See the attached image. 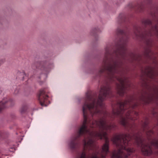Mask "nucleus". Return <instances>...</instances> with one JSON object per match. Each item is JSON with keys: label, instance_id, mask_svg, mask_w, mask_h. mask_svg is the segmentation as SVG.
Masks as SVG:
<instances>
[{"label": "nucleus", "instance_id": "4be33fe9", "mask_svg": "<svg viewBox=\"0 0 158 158\" xmlns=\"http://www.w3.org/2000/svg\"><path fill=\"white\" fill-rule=\"evenodd\" d=\"M41 105L42 106H43V103H41Z\"/></svg>", "mask_w": 158, "mask_h": 158}, {"label": "nucleus", "instance_id": "f3484780", "mask_svg": "<svg viewBox=\"0 0 158 158\" xmlns=\"http://www.w3.org/2000/svg\"><path fill=\"white\" fill-rule=\"evenodd\" d=\"M134 34L136 37L137 38L139 36L140 33L139 30L137 29H136L134 31Z\"/></svg>", "mask_w": 158, "mask_h": 158}, {"label": "nucleus", "instance_id": "7ed1b4c3", "mask_svg": "<svg viewBox=\"0 0 158 158\" xmlns=\"http://www.w3.org/2000/svg\"><path fill=\"white\" fill-rule=\"evenodd\" d=\"M131 139L129 135L121 134L114 136L112 140L118 151L113 152L112 158H127L133 152V150L128 147L129 141Z\"/></svg>", "mask_w": 158, "mask_h": 158}, {"label": "nucleus", "instance_id": "9b49d317", "mask_svg": "<svg viewBox=\"0 0 158 158\" xmlns=\"http://www.w3.org/2000/svg\"><path fill=\"white\" fill-rule=\"evenodd\" d=\"M138 54H135L131 52L129 54V56L132 59L134 60H136L138 57L140 56Z\"/></svg>", "mask_w": 158, "mask_h": 158}, {"label": "nucleus", "instance_id": "5701e85b", "mask_svg": "<svg viewBox=\"0 0 158 158\" xmlns=\"http://www.w3.org/2000/svg\"><path fill=\"white\" fill-rule=\"evenodd\" d=\"M46 97H48V95H46Z\"/></svg>", "mask_w": 158, "mask_h": 158}, {"label": "nucleus", "instance_id": "2eb2a0df", "mask_svg": "<svg viewBox=\"0 0 158 158\" xmlns=\"http://www.w3.org/2000/svg\"><path fill=\"white\" fill-rule=\"evenodd\" d=\"M27 109V105L23 106L20 109V112L21 113L24 112Z\"/></svg>", "mask_w": 158, "mask_h": 158}, {"label": "nucleus", "instance_id": "39448f33", "mask_svg": "<svg viewBox=\"0 0 158 158\" xmlns=\"http://www.w3.org/2000/svg\"><path fill=\"white\" fill-rule=\"evenodd\" d=\"M135 141L137 144L141 146V151L143 155L149 156L152 153V151L149 143L144 142L140 135H136L134 137Z\"/></svg>", "mask_w": 158, "mask_h": 158}, {"label": "nucleus", "instance_id": "0eeeda50", "mask_svg": "<svg viewBox=\"0 0 158 158\" xmlns=\"http://www.w3.org/2000/svg\"><path fill=\"white\" fill-rule=\"evenodd\" d=\"M155 32L158 36V27L157 25H155L154 27H152L150 29L146 30L142 34L143 37L145 36H150L152 34V33Z\"/></svg>", "mask_w": 158, "mask_h": 158}, {"label": "nucleus", "instance_id": "9d476101", "mask_svg": "<svg viewBox=\"0 0 158 158\" xmlns=\"http://www.w3.org/2000/svg\"><path fill=\"white\" fill-rule=\"evenodd\" d=\"M7 102H10L7 100H3L0 102V112L4 109L5 107V104Z\"/></svg>", "mask_w": 158, "mask_h": 158}, {"label": "nucleus", "instance_id": "f257e3e1", "mask_svg": "<svg viewBox=\"0 0 158 158\" xmlns=\"http://www.w3.org/2000/svg\"><path fill=\"white\" fill-rule=\"evenodd\" d=\"M110 93V87L108 85H105L101 87L98 99H96L94 95L87 96V101L83 106V123L75 139L84 133H88L89 136L84 140V151L78 158H105L109 152V141L106 136V133L103 131L102 130H110L115 128L116 125L114 124H107L103 118L98 121L95 120L91 125L89 124L91 127H98L101 129L99 131L95 132L90 131L87 126L86 110H88L92 116L101 113L98 105L102 106V102L108 97Z\"/></svg>", "mask_w": 158, "mask_h": 158}, {"label": "nucleus", "instance_id": "f03ea898", "mask_svg": "<svg viewBox=\"0 0 158 158\" xmlns=\"http://www.w3.org/2000/svg\"><path fill=\"white\" fill-rule=\"evenodd\" d=\"M141 79L143 80L144 85L146 90H143L139 95L138 98H135L133 96H130L124 102H120L116 107L113 109V114L115 115L121 116L120 122L123 126H125L127 122V119L134 120L138 113L132 111V109H134L137 105L136 102L142 101L146 103H148L151 101L154 97L158 99V87L152 86L148 84V81L146 79H144V76L153 79L157 76V74L155 72L152 68L148 67L144 72L142 73Z\"/></svg>", "mask_w": 158, "mask_h": 158}, {"label": "nucleus", "instance_id": "4468645a", "mask_svg": "<svg viewBox=\"0 0 158 158\" xmlns=\"http://www.w3.org/2000/svg\"><path fill=\"white\" fill-rule=\"evenodd\" d=\"M142 23L145 25H149L152 23V22L149 19H144L143 20Z\"/></svg>", "mask_w": 158, "mask_h": 158}, {"label": "nucleus", "instance_id": "6ab92c4d", "mask_svg": "<svg viewBox=\"0 0 158 158\" xmlns=\"http://www.w3.org/2000/svg\"><path fill=\"white\" fill-rule=\"evenodd\" d=\"M44 93V91L43 89H41L40 91V93L39 95L40 96H41L43 95Z\"/></svg>", "mask_w": 158, "mask_h": 158}, {"label": "nucleus", "instance_id": "1a4fd4ad", "mask_svg": "<svg viewBox=\"0 0 158 158\" xmlns=\"http://www.w3.org/2000/svg\"><path fill=\"white\" fill-rule=\"evenodd\" d=\"M126 50L125 48L124 47H121L119 50L114 51L113 52L116 56H118V54H119L123 59H124V55L125 54V51Z\"/></svg>", "mask_w": 158, "mask_h": 158}, {"label": "nucleus", "instance_id": "393cba45", "mask_svg": "<svg viewBox=\"0 0 158 158\" xmlns=\"http://www.w3.org/2000/svg\"><path fill=\"white\" fill-rule=\"evenodd\" d=\"M43 97L44 98H44V96H43Z\"/></svg>", "mask_w": 158, "mask_h": 158}, {"label": "nucleus", "instance_id": "423d86ee", "mask_svg": "<svg viewBox=\"0 0 158 158\" xmlns=\"http://www.w3.org/2000/svg\"><path fill=\"white\" fill-rule=\"evenodd\" d=\"M117 80L120 82V84L117 85V90L118 93L120 96H122L126 91V88L124 83L127 82V78L123 75L116 77Z\"/></svg>", "mask_w": 158, "mask_h": 158}, {"label": "nucleus", "instance_id": "ddd939ff", "mask_svg": "<svg viewBox=\"0 0 158 158\" xmlns=\"http://www.w3.org/2000/svg\"><path fill=\"white\" fill-rule=\"evenodd\" d=\"M146 135L148 137V140H150V138H148V137L151 136L153 134V132L152 130L147 128V130L146 131Z\"/></svg>", "mask_w": 158, "mask_h": 158}, {"label": "nucleus", "instance_id": "a211bd4d", "mask_svg": "<svg viewBox=\"0 0 158 158\" xmlns=\"http://www.w3.org/2000/svg\"><path fill=\"white\" fill-rule=\"evenodd\" d=\"M25 76V74L23 73H20V78H21L22 77V80H23L24 77Z\"/></svg>", "mask_w": 158, "mask_h": 158}, {"label": "nucleus", "instance_id": "f8f14e48", "mask_svg": "<svg viewBox=\"0 0 158 158\" xmlns=\"http://www.w3.org/2000/svg\"><path fill=\"white\" fill-rule=\"evenodd\" d=\"M151 144L158 149V139H153L151 142Z\"/></svg>", "mask_w": 158, "mask_h": 158}, {"label": "nucleus", "instance_id": "b1692460", "mask_svg": "<svg viewBox=\"0 0 158 158\" xmlns=\"http://www.w3.org/2000/svg\"><path fill=\"white\" fill-rule=\"evenodd\" d=\"M140 35H140H139V36H141V35Z\"/></svg>", "mask_w": 158, "mask_h": 158}, {"label": "nucleus", "instance_id": "6e6552de", "mask_svg": "<svg viewBox=\"0 0 158 158\" xmlns=\"http://www.w3.org/2000/svg\"><path fill=\"white\" fill-rule=\"evenodd\" d=\"M151 41L150 40H148L146 42L147 46L144 48V55L147 56H148L151 53V50L150 49V46H151Z\"/></svg>", "mask_w": 158, "mask_h": 158}, {"label": "nucleus", "instance_id": "20e7f679", "mask_svg": "<svg viewBox=\"0 0 158 158\" xmlns=\"http://www.w3.org/2000/svg\"><path fill=\"white\" fill-rule=\"evenodd\" d=\"M117 65V63L112 57V52L109 48L105 49V57L103 61V65L99 70L100 73H103L106 70H107L110 73V78L111 79L114 77L113 74L115 72V67Z\"/></svg>", "mask_w": 158, "mask_h": 158}, {"label": "nucleus", "instance_id": "aec40b11", "mask_svg": "<svg viewBox=\"0 0 158 158\" xmlns=\"http://www.w3.org/2000/svg\"><path fill=\"white\" fill-rule=\"evenodd\" d=\"M148 123V122L147 121H145V122H143V123L142 125H143V127H146V126L147 125Z\"/></svg>", "mask_w": 158, "mask_h": 158}, {"label": "nucleus", "instance_id": "dca6fc26", "mask_svg": "<svg viewBox=\"0 0 158 158\" xmlns=\"http://www.w3.org/2000/svg\"><path fill=\"white\" fill-rule=\"evenodd\" d=\"M70 147L72 148H73L75 147L76 144L73 141H71L69 144Z\"/></svg>", "mask_w": 158, "mask_h": 158}, {"label": "nucleus", "instance_id": "412c9836", "mask_svg": "<svg viewBox=\"0 0 158 158\" xmlns=\"http://www.w3.org/2000/svg\"><path fill=\"white\" fill-rule=\"evenodd\" d=\"M5 62V60L4 59H1L0 60V65L3 64Z\"/></svg>", "mask_w": 158, "mask_h": 158}]
</instances>
